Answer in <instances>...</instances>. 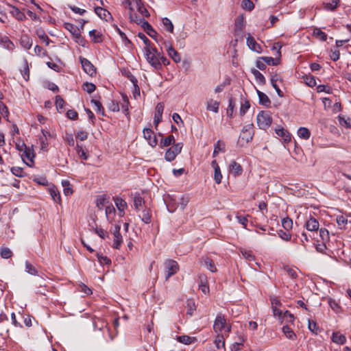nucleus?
<instances>
[{"instance_id":"6e6552de","label":"nucleus","mask_w":351,"mask_h":351,"mask_svg":"<svg viewBox=\"0 0 351 351\" xmlns=\"http://www.w3.org/2000/svg\"><path fill=\"white\" fill-rule=\"evenodd\" d=\"M143 132L148 144L151 147H155L158 144V139L154 131L151 128H144Z\"/></svg>"},{"instance_id":"6ab92c4d","label":"nucleus","mask_w":351,"mask_h":351,"mask_svg":"<svg viewBox=\"0 0 351 351\" xmlns=\"http://www.w3.org/2000/svg\"><path fill=\"white\" fill-rule=\"evenodd\" d=\"M48 191L53 200L56 203H60L61 197L58 189L55 186H52L49 188Z\"/></svg>"},{"instance_id":"c03bdc74","label":"nucleus","mask_w":351,"mask_h":351,"mask_svg":"<svg viewBox=\"0 0 351 351\" xmlns=\"http://www.w3.org/2000/svg\"><path fill=\"white\" fill-rule=\"evenodd\" d=\"M339 0H332L331 2L324 3V8L327 10L334 11L339 3Z\"/></svg>"},{"instance_id":"dca6fc26","label":"nucleus","mask_w":351,"mask_h":351,"mask_svg":"<svg viewBox=\"0 0 351 351\" xmlns=\"http://www.w3.org/2000/svg\"><path fill=\"white\" fill-rule=\"evenodd\" d=\"M114 199L115 205H116L117 209L119 210V215L121 217L123 216L124 210L127 207L126 202L124 199L119 198V197H116Z\"/></svg>"},{"instance_id":"412c9836","label":"nucleus","mask_w":351,"mask_h":351,"mask_svg":"<svg viewBox=\"0 0 351 351\" xmlns=\"http://www.w3.org/2000/svg\"><path fill=\"white\" fill-rule=\"evenodd\" d=\"M257 94L258 96L260 104H261L265 107H268L270 106L271 101L266 94H265L264 93H263L258 90H257Z\"/></svg>"},{"instance_id":"72a5a7b5","label":"nucleus","mask_w":351,"mask_h":351,"mask_svg":"<svg viewBox=\"0 0 351 351\" xmlns=\"http://www.w3.org/2000/svg\"><path fill=\"white\" fill-rule=\"evenodd\" d=\"M245 27V20L242 15L239 16L236 20L234 23V31H241Z\"/></svg>"},{"instance_id":"09e8293b","label":"nucleus","mask_w":351,"mask_h":351,"mask_svg":"<svg viewBox=\"0 0 351 351\" xmlns=\"http://www.w3.org/2000/svg\"><path fill=\"white\" fill-rule=\"evenodd\" d=\"M234 107H235V102L234 101V99L232 97H230L229 99L228 107L227 112H226L228 117H229L230 118L232 117Z\"/></svg>"},{"instance_id":"ea45409f","label":"nucleus","mask_w":351,"mask_h":351,"mask_svg":"<svg viewBox=\"0 0 351 351\" xmlns=\"http://www.w3.org/2000/svg\"><path fill=\"white\" fill-rule=\"evenodd\" d=\"M162 23L164 28L169 32L172 33L173 32V25L171 20L167 17L162 19Z\"/></svg>"},{"instance_id":"bf43d9fd","label":"nucleus","mask_w":351,"mask_h":351,"mask_svg":"<svg viewBox=\"0 0 351 351\" xmlns=\"http://www.w3.org/2000/svg\"><path fill=\"white\" fill-rule=\"evenodd\" d=\"M0 254L3 258L7 259L12 256V252L8 247H2L0 251Z\"/></svg>"},{"instance_id":"c9c22d12","label":"nucleus","mask_w":351,"mask_h":351,"mask_svg":"<svg viewBox=\"0 0 351 351\" xmlns=\"http://www.w3.org/2000/svg\"><path fill=\"white\" fill-rule=\"evenodd\" d=\"M276 134L282 137L285 141H289L291 140V136L289 132L285 130L284 128H278L276 130Z\"/></svg>"},{"instance_id":"5701e85b","label":"nucleus","mask_w":351,"mask_h":351,"mask_svg":"<svg viewBox=\"0 0 351 351\" xmlns=\"http://www.w3.org/2000/svg\"><path fill=\"white\" fill-rule=\"evenodd\" d=\"M332 341L337 344L343 345L346 343V338L339 332H335L332 333Z\"/></svg>"},{"instance_id":"f03ea898","label":"nucleus","mask_w":351,"mask_h":351,"mask_svg":"<svg viewBox=\"0 0 351 351\" xmlns=\"http://www.w3.org/2000/svg\"><path fill=\"white\" fill-rule=\"evenodd\" d=\"M254 136V130H253V124H249L245 125L242 130L241 133L239 136V138L238 143L241 145L244 146L245 144H247L250 142Z\"/></svg>"},{"instance_id":"9b49d317","label":"nucleus","mask_w":351,"mask_h":351,"mask_svg":"<svg viewBox=\"0 0 351 351\" xmlns=\"http://www.w3.org/2000/svg\"><path fill=\"white\" fill-rule=\"evenodd\" d=\"M168 56L176 63L181 61V57L179 53L171 45L165 43Z\"/></svg>"},{"instance_id":"f704fd0d","label":"nucleus","mask_w":351,"mask_h":351,"mask_svg":"<svg viewBox=\"0 0 351 351\" xmlns=\"http://www.w3.org/2000/svg\"><path fill=\"white\" fill-rule=\"evenodd\" d=\"M298 135L300 138L307 140L311 136V132L308 128L301 127L298 130Z\"/></svg>"},{"instance_id":"cd10ccee","label":"nucleus","mask_w":351,"mask_h":351,"mask_svg":"<svg viewBox=\"0 0 351 351\" xmlns=\"http://www.w3.org/2000/svg\"><path fill=\"white\" fill-rule=\"evenodd\" d=\"M90 103L94 105L95 110L97 113L100 114L102 117L106 116L104 108L99 101L93 99Z\"/></svg>"},{"instance_id":"680f3d73","label":"nucleus","mask_w":351,"mask_h":351,"mask_svg":"<svg viewBox=\"0 0 351 351\" xmlns=\"http://www.w3.org/2000/svg\"><path fill=\"white\" fill-rule=\"evenodd\" d=\"M177 340L186 345H189L192 343V338L188 335L178 336Z\"/></svg>"},{"instance_id":"13d9d810","label":"nucleus","mask_w":351,"mask_h":351,"mask_svg":"<svg viewBox=\"0 0 351 351\" xmlns=\"http://www.w3.org/2000/svg\"><path fill=\"white\" fill-rule=\"evenodd\" d=\"M89 35L90 37L93 38V41L95 43L101 42V34L99 33H97L95 29H93V30L90 31Z\"/></svg>"},{"instance_id":"603ef678","label":"nucleus","mask_w":351,"mask_h":351,"mask_svg":"<svg viewBox=\"0 0 351 351\" xmlns=\"http://www.w3.org/2000/svg\"><path fill=\"white\" fill-rule=\"evenodd\" d=\"M82 88L84 91L90 94L95 90L96 86L93 83L85 82L82 85Z\"/></svg>"},{"instance_id":"2eb2a0df","label":"nucleus","mask_w":351,"mask_h":351,"mask_svg":"<svg viewBox=\"0 0 351 351\" xmlns=\"http://www.w3.org/2000/svg\"><path fill=\"white\" fill-rule=\"evenodd\" d=\"M143 28L150 37L154 38L156 42H158L157 39V32L147 21L143 22Z\"/></svg>"},{"instance_id":"c756f323","label":"nucleus","mask_w":351,"mask_h":351,"mask_svg":"<svg viewBox=\"0 0 351 351\" xmlns=\"http://www.w3.org/2000/svg\"><path fill=\"white\" fill-rule=\"evenodd\" d=\"M136 7L138 12L145 17H149L150 16L149 11L145 7L141 0H136Z\"/></svg>"},{"instance_id":"e433bc0d","label":"nucleus","mask_w":351,"mask_h":351,"mask_svg":"<svg viewBox=\"0 0 351 351\" xmlns=\"http://www.w3.org/2000/svg\"><path fill=\"white\" fill-rule=\"evenodd\" d=\"M62 184L63 186V193L65 195L69 196L73 193V189L71 187V184L69 180H62Z\"/></svg>"},{"instance_id":"2f4dec72","label":"nucleus","mask_w":351,"mask_h":351,"mask_svg":"<svg viewBox=\"0 0 351 351\" xmlns=\"http://www.w3.org/2000/svg\"><path fill=\"white\" fill-rule=\"evenodd\" d=\"M174 144H176L175 138L172 134H171L167 136L166 138L161 139L160 142V147L162 148Z\"/></svg>"},{"instance_id":"e2e57ef3","label":"nucleus","mask_w":351,"mask_h":351,"mask_svg":"<svg viewBox=\"0 0 351 351\" xmlns=\"http://www.w3.org/2000/svg\"><path fill=\"white\" fill-rule=\"evenodd\" d=\"M339 56H340V52H339V50L337 49V47H335L334 49H331L330 57L332 61H335V62L337 61L339 59Z\"/></svg>"},{"instance_id":"4be33fe9","label":"nucleus","mask_w":351,"mask_h":351,"mask_svg":"<svg viewBox=\"0 0 351 351\" xmlns=\"http://www.w3.org/2000/svg\"><path fill=\"white\" fill-rule=\"evenodd\" d=\"M219 102L210 99L206 103V109L215 113L219 112Z\"/></svg>"},{"instance_id":"8fccbe9b","label":"nucleus","mask_w":351,"mask_h":351,"mask_svg":"<svg viewBox=\"0 0 351 351\" xmlns=\"http://www.w3.org/2000/svg\"><path fill=\"white\" fill-rule=\"evenodd\" d=\"M76 152L79 157L83 160H87L88 158V155L85 152V150L83 149V147L78 144H77L76 146Z\"/></svg>"},{"instance_id":"864d4df0","label":"nucleus","mask_w":351,"mask_h":351,"mask_svg":"<svg viewBox=\"0 0 351 351\" xmlns=\"http://www.w3.org/2000/svg\"><path fill=\"white\" fill-rule=\"evenodd\" d=\"M21 73L23 77V78L27 81L29 78V69L27 64V61L26 60H24V67L23 69L21 70Z\"/></svg>"},{"instance_id":"f8f14e48","label":"nucleus","mask_w":351,"mask_h":351,"mask_svg":"<svg viewBox=\"0 0 351 351\" xmlns=\"http://www.w3.org/2000/svg\"><path fill=\"white\" fill-rule=\"evenodd\" d=\"M163 110L164 105L162 103H158L156 106V112L154 118V124L156 130L159 123L162 121Z\"/></svg>"},{"instance_id":"0eeeda50","label":"nucleus","mask_w":351,"mask_h":351,"mask_svg":"<svg viewBox=\"0 0 351 351\" xmlns=\"http://www.w3.org/2000/svg\"><path fill=\"white\" fill-rule=\"evenodd\" d=\"M80 61L82 67L86 73L90 77H93L96 75V68L88 59L80 57Z\"/></svg>"},{"instance_id":"c85d7f7f","label":"nucleus","mask_w":351,"mask_h":351,"mask_svg":"<svg viewBox=\"0 0 351 351\" xmlns=\"http://www.w3.org/2000/svg\"><path fill=\"white\" fill-rule=\"evenodd\" d=\"M12 10L10 13L14 16L18 21H23L26 19V16L23 12L19 10V9L15 6H12Z\"/></svg>"},{"instance_id":"37998d69","label":"nucleus","mask_w":351,"mask_h":351,"mask_svg":"<svg viewBox=\"0 0 351 351\" xmlns=\"http://www.w3.org/2000/svg\"><path fill=\"white\" fill-rule=\"evenodd\" d=\"M215 343L217 349L225 347V340L223 335L218 334L215 338Z\"/></svg>"},{"instance_id":"393cba45","label":"nucleus","mask_w":351,"mask_h":351,"mask_svg":"<svg viewBox=\"0 0 351 351\" xmlns=\"http://www.w3.org/2000/svg\"><path fill=\"white\" fill-rule=\"evenodd\" d=\"M251 73L254 75L256 82L261 85H264L266 83V80L264 75L257 69H252Z\"/></svg>"},{"instance_id":"f257e3e1","label":"nucleus","mask_w":351,"mask_h":351,"mask_svg":"<svg viewBox=\"0 0 351 351\" xmlns=\"http://www.w3.org/2000/svg\"><path fill=\"white\" fill-rule=\"evenodd\" d=\"M256 121L260 129L266 130L272 123L271 112L269 111H261L256 117Z\"/></svg>"},{"instance_id":"20e7f679","label":"nucleus","mask_w":351,"mask_h":351,"mask_svg":"<svg viewBox=\"0 0 351 351\" xmlns=\"http://www.w3.org/2000/svg\"><path fill=\"white\" fill-rule=\"evenodd\" d=\"M145 56L147 61L155 70L160 71L162 69V66L159 60V57L152 53L150 47L145 48Z\"/></svg>"},{"instance_id":"ddd939ff","label":"nucleus","mask_w":351,"mask_h":351,"mask_svg":"<svg viewBox=\"0 0 351 351\" xmlns=\"http://www.w3.org/2000/svg\"><path fill=\"white\" fill-rule=\"evenodd\" d=\"M247 45L251 50L258 53L262 52L261 46L256 43L255 39L250 34H248L247 36Z\"/></svg>"},{"instance_id":"49530a36","label":"nucleus","mask_w":351,"mask_h":351,"mask_svg":"<svg viewBox=\"0 0 351 351\" xmlns=\"http://www.w3.org/2000/svg\"><path fill=\"white\" fill-rule=\"evenodd\" d=\"M282 226L285 230L289 231L293 227V221L289 217H285L282 219Z\"/></svg>"},{"instance_id":"1a4fd4ad","label":"nucleus","mask_w":351,"mask_h":351,"mask_svg":"<svg viewBox=\"0 0 351 351\" xmlns=\"http://www.w3.org/2000/svg\"><path fill=\"white\" fill-rule=\"evenodd\" d=\"M121 226L119 224H116L112 230V234L114 235V239L112 247L115 249H119L123 242L122 236L120 233Z\"/></svg>"},{"instance_id":"79ce46f5","label":"nucleus","mask_w":351,"mask_h":351,"mask_svg":"<svg viewBox=\"0 0 351 351\" xmlns=\"http://www.w3.org/2000/svg\"><path fill=\"white\" fill-rule=\"evenodd\" d=\"M96 256H97V261H98V262L99 263L100 265H111V260L108 257H107L106 256H104L102 254H99V253H97Z\"/></svg>"},{"instance_id":"69168bd1","label":"nucleus","mask_w":351,"mask_h":351,"mask_svg":"<svg viewBox=\"0 0 351 351\" xmlns=\"http://www.w3.org/2000/svg\"><path fill=\"white\" fill-rule=\"evenodd\" d=\"M250 104L247 100H245L244 103H241L239 113L241 116H243L246 112L249 110Z\"/></svg>"},{"instance_id":"423d86ee","label":"nucleus","mask_w":351,"mask_h":351,"mask_svg":"<svg viewBox=\"0 0 351 351\" xmlns=\"http://www.w3.org/2000/svg\"><path fill=\"white\" fill-rule=\"evenodd\" d=\"M182 147L183 144L182 143H178L173 145L167 149L165 155V159L168 162H171L175 160L176 156L181 152Z\"/></svg>"},{"instance_id":"4468645a","label":"nucleus","mask_w":351,"mask_h":351,"mask_svg":"<svg viewBox=\"0 0 351 351\" xmlns=\"http://www.w3.org/2000/svg\"><path fill=\"white\" fill-rule=\"evenodd\" d=\"M199 289L204 293H209V287L208 285L207 277L204 274L199 276Z\"/></svg>"},{"instance_id":"a19ab883","label":"nucleus","mask_w":351,"mask_h":351,"mask_svg":"<svg viewBox=\"0 0 351 351\" xmlns=\"http://www.w3.org/2000/svg\"><path fill=\"white\" fill-rule=\"evenodd\" d=\"M145 203L144 199L140 195H135L134 197V206L136 210H139L140 207Z\"/></svg>"},{"instance_id":"58836bf2","label":"nucleus","mask_w":351,"mask_h":351,"mask_svg":"<svg viewBox=\"0 0 351 351\" xmlns=\"http://www.w3.org/2000/svg\"><path fill=\"white\" fill-rule=\"evenodd\" d=\"M204 265L206 267V268L208 269H209L211 272L217 271V268L215 267V265L213 261L210 258L206 257L204 260Z\"/></svg>"},{"instance_id":"b1692460","label":"nucleus","mask_w":351,"mask_h":351,"mask_svg":"<svg viewBox=\"0 0 351 351\" xmlns=\"http://www.w3.org/2000/svg\"><path fill=\"white\" fill-rule=\"evenodd\" d=\"M0 44L8 50H13L14 48V43L6 36H1L0 39Z\"/></svg>"},{"instance_id":"39448f33","label":"nucleus","mask_w":351,"mask_h":351,"mask_svg":"<svg viewBox=\"0 0 351 351\" xmlns=\"http://www.w3.org/2000/svg\"><path fill=\"white\" fill-rule=\"evenodd\" d=\"M64 27L73 36L75 41L82 47L85 46V40L79 32L80 28L71 23H64Z\"/></svg>"},{"instance_id":"6e6d98bb","label":"nucleus","mask_w":351,"mask_h":351,"mask_svg":"<svg viewBox=\"0 0 351 351\" xmlns=\"http://www.w3.org/2000/svg\"><path fill=\"white\" fill-rule=\"evenodd\" d=\"M313 34L322 41H326L327 40V34L320 29L316 28L314 29Z\"/></svg>"},{"instance_id":"5fc2aeb1","label":"nucleus","mask_w":351,"mask_h":351,"mask_svg":"<svg viewBox=\"0 0 351 351\" xmlns=\"http://www.w3.org/2000/svg\"><path fill=\"white\" fill-rule=\"evenodd\" d=\"M25 271H26V272H27L28 274H29L31 275L35 276V275H37V274H38V271L35 268V267L28 261L25 262Z\"/></svg>"},{"instance_id":"7ed1b4c3","label":"nucleus","mask_w":351,"mask_h":351,"mask_svg":"<svg viewBox=\"0 0 351 351\" xmlns=\"http://www.w3.org/2000/svg\"><path fill=\"white\" fill-rule=\"evenodd\" d=\"M165 280H168L172 276L179 271V265L173 259H167L164 262Z\"/></svg>"},{"instance_id":"3c124183","label":"nucleus","mask_w":351,"mask_h":351,"mask_svg":"<svg viewBox=\"0 0 351 351\" xmlns=\"http://www.w3.org/2000/svg\"><path fill=\"white\" fill-rule=\"evenodd\" d=\"M10 171H11L12 173L16 177L23 178L25 176V173L23 171V169L21 167H12L10 169Z\"/></svg>"},{"instance_id":"774afa93","label":"nucleus","mask_w":351,"mask_h":351,"mask_svg":"<svg viewBox=\"0 0 351 351\" xmlns=\"http://www.w3.org/2000/svg\"><path fill=\"white\" fill-rule=\"evenodd\" d=\"M328 304L330 306V308L335 312H339L341 307L337 302H336L335 300L332 298L328 299Z\"/></svg>"},{"instance_id":"7c9ffc66","label":"nucleus","mask_w":351,"mask_h":351,"mask_svg":"<svg viewBox=\"0 0 351 351\" xmlns=\"http://www.w3.org/2000/svg\"><path fill=\"white\" fill-rule=\"evenodd\" d=\"M140 217L141 218V220L145 223L148 224V223H151V221H152V213H151V210L149 208H145L142 211V215L140 216Z\"/></svg>"},{"instance_id":"de8ad7c7","label":"nucleus","mask_w":351,"mask_h":351,"mask_svg":"<svg viewBox=\"0 0 351 351\" xmlns=\"http://www.w3.org/2000/svg\"><path fill=\"white\" fill-rule=\"evenodd\" d=\"M241 7L245 10L252 11L254 8V4L251 0H243Z\"/></svg>"},{"instance_id":"bb28decb","label":"nucleus","mask_w":351,"mask_h":351,"mask_svg":"<svg viewBox=\"0 0 351 351\" xmlns=\"http://www.w3.org/2000/svg\"><path fill=\"white\" fill-rule=\"evenodd\" d=\"M20 44L26 49H29L32 46V40L27 35H23L20 38Z\"/></svg>"},{"instance_id":"a878e982","label":"nucleus","mask_w":351,"mask_h":351,"mask_svg":"<svg viewBox=\"0 0 351 351\" xmlns=\"http://www.w3.org/2000/svg\"><path fill=\"white\" fill-rule=\"evenodd\" d=\"M21 146L24 147V152L22 155L23 160H24L23 157H25L31 162H33V158L34 157L33 150L31 149L29 147H27L24 143H22Z\"/></svg>"},{"instance_id":"9d476101","label":"nucleus","mask_w":351,"mask_h":351,"mask_svg":"<svg viewBox=\"0 0 351 351\" xmlns=\"http://www.w3.org/2000/svg\"><path fill=\"white\" fill-rule=\"evenodd\" d=\"M226 324V320L224 315L218 314L214 322L213 329L216 332H220L225 328Z\"/></svg>"},{"instance_id":"a211bd4d","label":"nucleus","mask_w":351,"mask_h":351,"mask_svg":"<svg viewBox=\"0 0 351 351\" xmlns=\"http://www.w3.org/2000/svg\"><path fill=\"white\" fill-rule=\"evenodd\" d=\"M306 228L309 231H316L319 228V222L313 217H310L306 222Z\"/></svg>"},{"instance_id":"a18cd8bd","label":"nucleus","mask_w":351,"mask_h":351,"mask_svg":"<svg viewBox=\"0 0 351 351\" xmlns=\"http://www.w3.org/2000/svg\"><path fill=\"white\" fill-rule=\"evenodd\" d=\"M114 28L116 29V31L117 32V33L119 34V36H121L122 40L124 42L125 45L126 46H128L130 45H132V42L130 40H129L127 37V36L125 35V34L124 32H123L118 27L117 25H114Z\"/></svg>"},{"instance_id":"052dcab7","label":"nucleus","mask_w":351,"mask_h":351,"mask_svg":"<svg viewBox=\"0 0 351 351\" xmlns=\"http://www.w3.org/2000/svg\"><path fill=\"white\" fill-rule=\"evenodd\" d=\"M0 112L4 119H8L10 114L8 108L2 101H0Z\"/></svg>"},{"instance_id":"aec40b11","label":"nucleus","mask_w":351,"mask_h":351,"mask_svg":"<svg viewBox=\"0 0 351 351\" xmlns=\"http://www.w3.org/2000/svg\"><path fill=\"white\" fill-rule=\"evenodd\" d=\"M230 171L232 174H234V176H239L243 172V168L241 165L235 162L232 161L230 165Z\"/></svg>"},{"instance_id":"4c0bfd02","label":"nucleus","mask_w":351,"mask_h":351,"mask_svg":"<svg viewBox=\"0 0 351 351\" xmlns=\"http://www.w3.org/2000/svg\"><path fill=\"white\" fill-rule=\"evenodd\" d=\"M219 152H225V145L223 143H221L220 141H217V143L214 145V151L213 153V156L215 157Z\"/></svg>"},{"instance_id":"473e14b6","label":"nucleus","mask_w":351,"mask_h":351,"mask_svg":"<svg viewBox=\"0 0 351 351\" xmlns=\"http://www.w3.org/2000/svg\"><path fill=\"white\" fill-rule=\"evenodd\" d=\"M282 332L285 334V335L291 340H295L296 339L297 337L293 330L287 325L284 326L282 327Z\"/></svg>"},{"instance_id":"0e129e2a","label":"nucleus","mask_w":351,"mask_h":351,"mask_svg":"<svg viewBox=\"0 0 351 351\" xmlns=\"http://www.w3.org/2000/svg\"><path fill=\"white\" fill-rule=\"evenodd\" d=\"M95 232L101 239L108 237V232L101 228L96 227L95 228Z\"/></svg>"},{"instance_id":"338daca9","label":"nucleus","mask_w":351,"mask_h":351,"mask_svg":"<svg viewBox=\"0 0 351 351\" xmlns=\"http://www.w3.org/2000/svg\"><path fill=\"white\" fill-rule=\"evenodd\" d=\"M123 102L121 104V108H122L123 113L125 115H128V114H129L128 106H129L130 102L126 96H123Z\"/></svg>"},{"instance_id":"4d7b16f0","label":"nucleus","mask_w":351,"mask_h":351,"mask_svg":"<svg viewBox=\"0 0 351 351\" xmlns=\"http://www.w3.org/2000/svg\"><path fill=\"white\" fill-rule=\"evenodd\" d=\"M278 234L280 239L286 241H289L291 238V234L287 230H279Z\"/></svg>"},{"instance_id":"f3484780","label":"nucleus","mask_w":351,"mask_h":351,"mask_svg":"<svg viewBox=\"0 0 351 351\" xmlns=\"http://www.w3.org/2000/svg\"><path fill=\"white\" fill-rule=\"evenodd\" d=\"M95 12L96 14L101 19H104L106 21H108L107 16H109L110 19H112L111 14L106 9H104L101 7H96L95 8Z\"/></svg>"}]
</instances>
